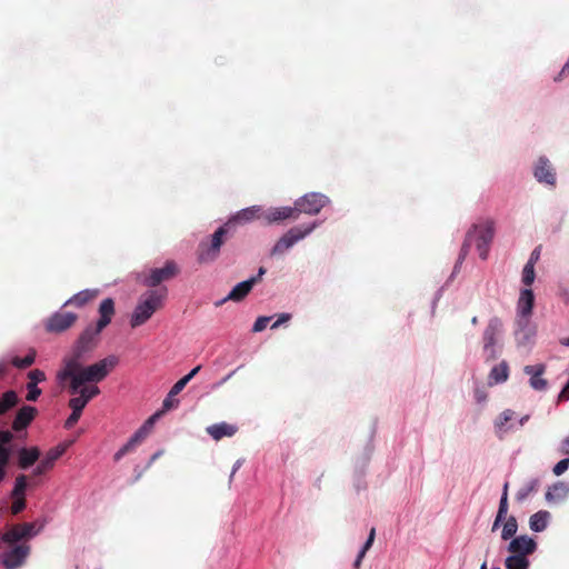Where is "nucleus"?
Masks as SVG:
<instances>
[{
  "instance_id": "obj_25",
  "label": "nucleus",
  "mask_w": 569,
  "mask_h": 569,
  "mask_svg": "<svg viewBox=\"0 0 569 569\" xmlns=\"http://www.w3.org/2000/svg\"><path fill=\"white\" fill-rule=\"evenodd\" d=\"M207 433L216 441L224 437H232L237 433L238 427L228 422H219L207 427Z\"/></svg>"
},
{
  "instance_id": "obj_53",
  "label": "nucleus",
  "mask_w": 569,
  "mask_h": 569,
  "mask_svg": "<svg viewBox=\"0 0 569 569\" xmlns=\"http://www.w3.org/2000/svg\"><path fill=\"white\" fill-rule=\"evenodd\" d=\"M569 74V58L568 61L562 67L561 71L559 72L558 77L555 78V80H561L565 76Z\"/></svg>"
},
{
  "instance_id": "obj_60",
  "label": "nucleus",
  "mask_w": 569,
  "mask_h": 569,
  "mask_svg": "<svg viewBox=\"0 0 569 569\" xmlns=\"http://www.w3.org/2000/svg\"><path fill=\"white\" fill-rule=\"evenodd\" d=\"M552 490H553V491H558V490H561V491H562V490H565V485H563V483H561V482H560V483H557V485H555V486L552 487Z\"/></svg>"
},
{
  "instance_id": "obj_58",
  "label": "nucleus",
  "mask_w": 569,
  "mask_h": 569,
  "mask_svg": "<svg viewBox=\"0 0 569 569\" xmlns=\"http://www.w3.org/2000/svg\"><path fill=\"white\" fill-rule=\"evenodd\" d=\"M264 273H266V269L263 267H260L258 274L253 276L252 278H258V282H259Z\"/></svg>"
},
{
  "instance_id": "obj_5",
  "label": "nucleus",
  "mask_w": 569,
  "mask_h": 569,
  "mask_svg": "<svg viewBox=\"0 0 569 569\" xmlns=\"http://www.w3.org/2000/svg\"><path fill=\"white\" fill-rule=\"evenodd\" d=\"M535 305V296L531 289L525 288L520 291V296L518 299L517 311L518 319L517 326L518 329L516 331V338L519 343H527L533 337L535 331L530 328L529 318L532 313Z\"/></svg>"
},
{
  "instance_id": "obj_54",
  "label": "nucleus",
  "mask_w": 569,
  "mask_h": 569,
  "mask_svg": "<svg viewBox=\"0 0 569 569\" xmlns=\"http://www.w3.org/2000/svg\"><path fill=\"white\" fill-rule=\"evenodd\" d=\"M201 369V366L194 367L188 375H186L183 378L187 379L189 382Z\"/></svg>"
},
{
  "instance_id": "obj_18",
  "label": "nucleus",
  "mask_w": 569,
  "mask_h": 569,
  "mask_svg": "<svg viewBox=\"0 0 569 569\" xmlns=\"http://www.w3.org/2000/svg\"><path fill=\"white\" fill-rule=\"evenodd\" d=\"M523 372L530 377L529 385L537 391H543L548 387V381L542 377L546 372V365H529L523 368Z\"/></svg>"
},
{
  "instance_id": "obj_17",
  "label": "nucleus",
  "mask_w": 569,
  "mask_h": 569,
  "mask_svg": "<svg viewBox=\"0 0 569 569\" xmlns=\"http://www.w3.org/2000/svg\"><path fill=\"white\" fill-rule=\"evenodd\" d=\"M536 550L537 542L526 535L513 538L508 546L510 553L525 558H528V556L532 555Z\"/></svg>"
},
{
  "instance_id": "obj_19",
  "label": "nucleus",
  "mask_w": 569,
  "mask_h": 569,
  "mask_svg": "<svg viewBox=\"0 0 569 569\" xmlns=\"http://www.w3.org/2000/svg\"><path fill=\"white\" fill-rule=\"evenodd\" d=\"M535 178L539 182H543L549 186L556 184V173L555 170L549 162V160L545 157H540L533 171Z\"/></svg>"
},
{
  "instance_id": "obj_64",
  "label": "nucleus",
  "mask_w": 569,
  "mask_h": 569,
  "mask_svg": "<svg viewBox=\"0 0 569 569\" xmlns=\"http://www.w3.org/2000/svg\"><path fill=\"white\" fill-rule=\"evenodd\" d=\"M546 499L547 500H551L552 499V492L551 490H548L547 493H546Z\"/></svg>"
},
{
  "instance_id": "obj_22",
  "label": "nucleus",
  "mask_w": 569,
  "mask_h": 569,
  "mask_svg": "<svg viewBox=\"0 0 569 569\" xmlns=\"http://www.w3.org/2000/svg\"><path fill=\"white\" fill-rule=\"evenodd\" d=\"M99 319L94 326L98 327V330H103L111 323V320L116 313L114 300L112 298L103 299L98 308Z\"/></svg>"
},
{
  "instance_id": "obj_49",
  "label": "nucleus",
  "mask_w": 569,
  "mask_h": 569,
  "mask_svg": "<svg viewBox=\"0 0 569 569\" xmlns=\"http://www.w3.org/2000/svg\"><path fill=\"white\" fill-rule=\"evenodd\" d=\"M188 381L187 379H184L183 377L181 379H179L173 386L172 388L170 389V392H171V396H177L179 395L183 388L187 386Z\"/></svg>"
},
{
  "instance_id": "obj_48",
  "label": "nucleus",
  "mask_w": 569,
  "mask_h": 569,
  "mask_svg": "<svg viewBox=\"0 0 569 569\" xmlns=\"http://www.w3.org/2000/svg\"><path fill=\"white\" fill-rule=\"evenodd\" d=\"M176 396H171V392L169 391L168 396L163 400L162 408L163 410H170L178 406L179 401L174 399Z\"/></svg>"
},
{
  "instance_id": "obj_4",
  "label": "nucleus",
  "mask_w": 569,
  "mask_h": 569,
  "mask_svg": "<svg viewBox=\"0 0 569 569\" xmlns=\"http://www.w3.org/2000/svg\"><path fill=\"white\" fill-rule=\"evenodd\" d=\"M167 295L168 290L166 287L151 289L141 295L132 312L130 326L137 328L144 325L156 311L162 308Z\"/></svg>"
},
{
  "instance_id": "obj_13",
  "label": "nucleus",
  "mask_w": 569,
  "mask_h": 569,
  "mask_svg": "<svg viewBox=\"0 0 569 569\" xmlns=\"http://www.w3.org/2000/svg\"><path fill=\"white\" fill-rule=\"evenodd\" d=\"M316 227H317V223H311L306 227L291 228L277 241L271 253L278 254V253L284 252L286 250L291 248L295 243H297L299 240L303 239L309 233H311Z\"/></svg>"
},
{
  "instance_id": "obj_35",
  "label": "nucleus",
  "mask_w": 569,
  "mask_h": 569,
  "mask_svg": "<svg viewBox=\"0 0 569 569\" xmlns=\"http://www.w3.org/2000/svg\"><path fill=\"white\" fill-rule=\"evenodd\" d=\"M73 397L69 400L68 406L73 411L82 412L84 407L88 403L87 398L83 392L79 389L77 395H72Z\"/></svg>"
},
{
  "instance_id": "obj_26",
  "label": "nucleus",
  "mask_w": 569,
  "mask_h": 569,
  "mask_svg": "<svg viewBox=\"0 0 569 569\" xmlns=\"http://www.w3.org/2000/svg\"><path fill=\"white\" fill-rule=\"evenodd\" d=\"M98 296V289H86L73 295L69 300L66 301L64 306H74L77 308H82L89 302L93 301Z\"/></svg>"
},
{
  "instance_id": "obj_32",
  "label": "nucleus",
  "mask_w": 569,
  "mask_h": 569,
  "mask_svg": "<svg viewBox=\"0 0 569 569\" xmlns=\"http://www.w3.org/2000/svg\"><path fill=\"white\" fill-rule=\"evenodd\" d=\"M505 566L506 569H529L530 562L528 558L510 553L505 560Z\"/></svg>"
},
{
  "instance_id": "obj_38",
  "label": "nucleus",
  "mask_w": 569,
  "mask_h": 569,
  "mask_svg": "<svg viewBox=\"0 0 569 569\" xmlns=\"http://www.w3.org/2000/svg\"><path fill=\"white\" fill-rule=\"evenodd\" d=\"M539 486V481L538 479H533L531 480L528 485L523 486L522 488H520L517 492V500L518 501H523L525 499H527V497L535 490H537Z\"/></svg>"
},
{
  "instance_id": "obj_9",
  "label": "nucleus",
  "mask_w": 569,
  "mask_h": 569,
  "mask_svg": "<svg viewBox=\"0 0 569 569\" xmlns=\"http://www.w3.org/2000/svg\"><path fill=\"white\" fill-rule=\"evenodd\" d=\"M11 548L0 552V565L3 569H19L24 566L31 552V547L27 542H18Z\"/></svg>"
},
{
  "instance_id": "obj_57",
  "label": "nucleus",
  "mask_w": 569,
  "mask_h": 569,
  "mask_svg": "<svg viewBox=\"0 0 569 569\" xmlns=\"http://www.w3.org/2000/svg\"><path fill=\"white\" fill-rule=\"evenodd\" d=\"M7 467L8 465L0 463V483L4 480L7 476Z\"/></svg>"
},
{
  "instance_id": "obj_56",
  "label": "nucleus",
  "mask_w": 569,
  "mask_h": 569,
  "mask_svg": "<svg viewBox=\"0 0 569 569\" xmlns=\"http://www.w3.org/2000/svg\"><path fill=\"white\" fill-rule=\"evenodd\" d=\"M506 518L502 517V516H496V519L493 521V525H492V531H495L501 523L502 521L505 520Z\"/></svg>"
},
{
  "instance_id": "obj_20",
  "label": "nucleus",
  "mask_w": 569,
  "mask_h": 569,
  "mask_svg": "<svg viewBox=\"0 0 569 569\" xmlns=\"http://www.w3.org/2000/svg\"><path fill=\"white\" fill-rule=\"evenodd\" d=\"M258 283V278H250L246 281H242L238 284H236L232 290L229 292V295L221 301H218L216 306H221L224 301L231 300L239 302L243 300L249 292L252 290L253 286Z\"/></svg>"
},
{
  "instance_id": "obj_14",
  "label": "nucleus",
  "mask_w": 569,
  "mask_h": 569,
  "mask_svg": "<svg viewBox=\"0 0 569 569\" xmlns=\"http://www.w3.org/2000/svg\"><path fill=\"white\" fill-rule=\"evenodd\" d=\"M78 319V316L73 312H56L50 316L44 328L50 333H61L71 328Z\"/></svg>"
},
{
  "instance_id": "obj_12",
  "label": "nucleus",
  "mask_w": 569,
  "mask_h": 569,
  "mask_svg": "<svg viewBox=\"0 0 569 569\" xmlns=\"http://www.w3.org/2000/svg\"><path fill=\"white\" fill-rule=\"evenodd\" d=\"M316 227H317V223H311L306 227L291 228L277 241L271 253L278 254V253L284 252L286 250L291 248L295 243H297L299 240L303 239L309 233H311Z\"/></svg>"
},
{
  "instance_id": "obj_7",
  "label": "nucleus",
  "mask_w": 569,
  "mask_h": 569,
  "mask_svg": "<svg viewBox=\"0 0 569 569\" xmlns=\"http://www.w3.org/2000/svg\"><path fill=\"white\" fill-rule=\"evenodd\" d=\"M42 528L43 523L37 528L36 522H23L10 526L6 531L0 532V550L6 546L28 541L37 536Z\"/></svg>"
},
{
  "instance_id": "obj_47",
  "label": "nucleus",
  "mask_w": 569,
  "mask_h": 569,
  "mask_svg": "<svg viewBox=\"0 0 569 569\" xmlns=\"http://www.w3.org/2000/svg\"><path fill=\"white\" fill-rule=\"evenodd\" d=\"M569 467V458L560 460L552 469L556 476H561Z\"/></svg>"
},
{
  "instance_id": "obj_43",
  "label": "nucleus",
  "mask_w": 569,
  "mask_h": 569,
  "mask_svg": "<svg viewBox=\"0 0 569 569\" xmlns=\"http://www.w3.org/2000/svg\"><path fill=\"white\" fill-rule=\"evenodd\" d=\"M271 317L262 316L258 317L257 320L253 323L252 331L253 332H260L266 329L268 323L270 322Z\"/></svg>"
},
{
  "instance_id": "obj_2",
  "label": "nucleus",
  "mask_w": 569,
  "mask_h": 569,
  "mask_svg": "<svg viewBox=\"0 0 569 569\" xmlns=\"http://www.w3.org/2000/svg\"><path fill=\"white\" fill-rule=\"evenodd\" d=\"M263 219L259 206H252L237 212L223 226L219 227L208 240H202L197 249V259L200 263L213 262L220 254L226 237L234 224H243L254 219Z\"/></svg>"
},
{
  "instance_id": "obj_11",
  "label": "nucleus",
  "mask_w": 569,
  "mask_h": 569,
  "mask_svg": "<svg viewBox=\"0 0 569 569\" xmlns=\"http://www.w3.org/2000/svg\"><path fill=\"white\" fill-rule=\"evenodd\" d=\"M328 203L329 198L327 196L319 192H310L296 200L295 207L298 217L300 213L315 216L318 214Z\"/></svg>"
},
{
  "instance_id": "obj_21",
  "label": "nucleus",
  "mask_w": 569,
  "mask_h": 569,
  "mask_svg": "<svg viewBox=\"0 0 569 569\" xmlns=\"http://www.w3.org/2000/svg\"><path fill=\"white\" fill-rule=\"evenodd\" d=\"M286 219H298L296 207L270 208L263 212V220L267 223L280 222Z\"/></svg>"
},
{
  "instance_id": "obj_42",
  "label": "nucleus",
  "mask_w": 569,
  "mask_h": 569,
  "mask_svg": "<svg viewBox=\"0 0 569 569\" xmlns=\"http://www.w3.org/2000/svg\"><path fill=\"white\" fill-rule=\"evenodd\" d=\"M27 390L28 393L26 399L28 401H36L41 395V389L38 388V385L34 383H27Z\"/></svg>"
},
{
  "instance_id": "obj_29",
  "label": "nucleus",
  "mask_w": 569,
  "mask_h": 569,
  "mask_svg": "<svg viewBox=\"0 0 569 569\" xmlns=\"http://www.w3.org/2000/svg\"><path fill=\"white\" fill-rule=\"evenodd\" d=\"M550 513L546 510H540L530 517V529L536 532H541L547 528Z\"/></svg>"
},
{
  "instance_id": "obj_34",
  "label": "nucleus",
  "mask_w": 569,
  "mask_h": 569,
  "mask_svg": "<svg viewBox=\"0 0 569 569\" xmlns=\"http://www.w3.org/2000/svg\"><path fill=\"white\" fill-rule=\"evenodd\" d=\"M517 530H518L517 519L513 516H510L503 525L501 538L503 540H509L510 538H512L516 535Z\"/></svg>"
},
{
  "instance_id": "obj_52",
  "label": "nucleus",
  "mask_w": 569,
  "mask_h": 569,
  "mask_svg": "<svg viewBox=\"0 0 569 569\" xmlns=\"http://www.w3.org/2000/svg\"><path fill=\"white\" fill-rule=\"evenodd\" d=\"M540 258V247L533 249L527 263L535 266Z\"/></svg>"
},
{
  "instance_id": "obj_62",
  "label": "nucleus",
  "mask_w": 569,
  "mask_h": 569,
  "mask_svg": "<svg viewBox=\"0 0 569 569\" xmlns=\"http://www.w3.org/2000/svg\"><path fill=\"white\" fill-rule=\"evenodd\" d=\"M476 397H477V400H478V401H482V400H485V398H486V396H485V395H482V393H480V392H477Z\"/></svg>"
},
{
  "instance_id": "obj_27",
  "label": "nucleus",
  "mask_w": 569,
  "mask_h": 569,
  "mask_svg": "<svg viewBox=\"0 0 569 569\" xmlns=\"http://www.w3.org/2000/svg\"><path fill=\"white\" fill-rule=\"evenodd\" d=\"M13 433L10 430L0 429V463L9 465L11 458L10 443Z\"/></svg>"
},
{
  "instance_id": "obj_59",
  "label": "nucleus",
  "mask_w": 569,
  "mask_h": 569,
  "mask_svg": "<svg viewBox=\"0 0 569 569\" xmlns=\"http://www.w3.org/2000/svg\"><path fill=\"white\" fill-rule=\"evenodd\" d=\"M161 456V451H157L156 453H153L150 458V461L148 463V466H150L151 463H153L159 457Z\"/></svg>"
},
{
  "instance_id": "obj_55",
  "label": "nucleus",
  "mask_w": 569,
  "mask_h": 569,
  "mask_svg": "<svg viewBox=\"0 0 569 569\" xmlns=\"http://www.w3.org/2000/svg\"><path fill=\"white\" fill-rule=\"evenodd\" d=\"M561 451L565 455H569V436L562 441Z\"/></svg>"
},
{
  "instance_id": "obj_63",
  "label": "nucleus",
  "mask_w": 569,
  "mask_h": 569,
  "mask_svg": "<svg viewBox=\"0 0 569 569\" xmlns=\"http://www.w3.org/2000/svg\"><path fill=\"white\" fill-rule=\"evenodd\" d=\"M528 419H529V416H525V417H522V418L520 419V421H519V425H520V426H523V425H525V422H526V421H528Z\"/></svg>"
},
{
  "instance_id": "obj_16",
  "label": "nucleus",
  "mask_w": 569,
  "mask_h": 569,
  "mask_svg": "<svg viewBox=\"0 0 569 569\" xmlns=\"http://www.w3.org/2000/svg\"><path fill=\"white\" fill-rule=\"evenodd\" d=\"M157 417V415L150 417L146 423L140 427L134 433L133 436L128 440V442L126 445H123L113 456V460L116 462H118L120 459H122L126 455H128L129 452L133 451L137 446H139L143 440L144 438L147 437L148 435V426H151L153 423V420L154 418Z\"/></svg>"
},
{
  "instance_id": "obj_24",
  "label": "nucleus",
  "mask_w": 569,
  "mask_h": 569,
  "mask_svg": "<svg viewBox=\"0 0 569 569\" xmlns=\"http://www.w3.org/2000/svg\"><path fill=\"white\" fill-rule=\"evenodd\" d=\"M40 455L38 447L21 448L18 451V467L22 470L29 469L39 460Z\"/></svg>"
},
{
  "instance_id": "obj_37",
  "label": "nucleus",
  "mask_w": 569,
  "mask_h": 569,
  "mask_svg": "<svg viewBox=\"0 0 569 569\" xmlns=\"http://www.w3.org/2000/svg\"><path fill=\"white\" fill-rule=\"evenodd\" d=\"M36 360V351L34 350H31L26 357L23 358H20V357H14L12 359V365L17 368H20V369H23V368H28L30 367L31 365H33Z\"/></svg>"
},
{
  "instance_id": "obj_36",
  "label": "nucleus",
  "mask_w": 569,
  "mask_h": 569,
  "mask_svg": "<svg viewBox=\"0 0 569 569\" xmlns=\"http://www.w3.org/2000/svg\"><path fill=\"white\" fill-rule=\"evenodd\" d=\"M28 477L26 475H18L14 481V487L11 491V497H24Z\"/></svg>"
},
{
  "instance_id": "obj_28",
  "label": "nucleus",
  "mask_w": 569,
  "mask_h": 569,
  "mask_svg": "<svg viewBox=\"0 0 569 569\" xmlns=\"http://www.w3.org/2000/svg\"><path fill=\"white\" fill-rule=\"evenodd\" d=\"M509 378V366L507 361L502 360L500 363L492 367L489 372V383H502Z\"/></svg>"
},
{
  "instance_id": "obj_3",
  "label": "nucleus",
  "mask_w": 569,
  "mask_h": 569,
  "mask_svg": "<svg viewBox=\"0 0 569 569\" xmlns=\"http://www.w3.org/2000/svg\"><path fill=\"white\" fill-rule=\"evenodd\" d=\"M495 236V222L491 219H486L481 222L475 223L467 232L466 239L461 246L459 253V261H462L472 244L476 246L479 257L482 260L488 258L490 243Z\"/></svg>"
},
{
  "instance_id": "obj_10",
  "label": "nucleus",
  "mask_w": 569,
  "mask_h": 569,
  "mask_svg": "<svg viewBox=\"0 0 569 569\" xmlns=\"http://www.w3.org/2000/svg\"><path fill=\"white\" fill-rule=\"evenodd\" d=\"M101 331L97 326L89 325L79 336L71 356L66 359L83 360V356L97 347Z\"/></svg>"
},
{
  "instance_id": "obj_33",
  "label": "nucleus",
  "mask_w": 569,
  "mask_h": 569,
  "mask_svg": "<svg viewBox=\"0 0 569 569\" xmlns=\"http://www.w3.org/2000/svg\"><path fill=\"white\" fill-rule=\"evenodd\" d=\"M375 537H376V529L371 528L367 541L365 542L363 547L359 551V553L353 562L355 569H360L362 559L365 558L366 552L371 548V546L375 541Z\"/></svg>"
},
{
  "instance_id": "obj_1",
  "label": "nucleus",
  "mask_w": 569,
  "mask_h": 569,
  "mask_svg": "<svg viewBox=\"0 0 569 569\" xmlns=\"http://www.w3.org/2000/svg\"><path fill=\"white\" fill-rule=\"evenodd\" d=\"M82 361L63 359V368L57 373L60 383L70 381L69 392L71 395H77L79 388L86 383L102 381L119 362L116 356H108L87 367H82Z\"/></svg>"
},
{
  "instance_id": "obj_51",
  "label": "nucleus",
  "mask_w": 569,
  "mask_h": 569,
  "mask_svg": "<svg viewBox=\"0 0 569 569\" xmlns=\"http://www.w3.org/2000/svg\"><path fill=\"white\" fill-rule=\"evenodd\" d=\"M569 400V379H568V382L566 383V386L562 388V390L560 391L559 396H558V401L561 402V401H567Z\"/></svg>"
},
{
  "instance_id": "obj_31",
  "label": "nucleus",
  "mask_w": 569,
  "mask_h": 569,
  "mask_svg": "<svg viewBox=\"0 0 569 569\" xmlns=\"http://www.w3.org/2000/svg\"><path fill=\"white\" fill-rule=\"evenodd\" d=\"M515 417V411L511 409H506L500 413V416L495 421L496 432L500 438H502L506 432L505 426L507 422L511 421Z\"/></svg>"
},
{
  "instance_id": "obj_50",
  "label": "nucleus",
  "mask_w": 569,
  "mask_h": 569,
  "mask_svg": "<svg viewBox=\"0 0 569 569\" xmlns=\"http://www.w3.org/2000/svg\"><path fill=\"white\" fill-rule=\"evenodd\" d=\"M291 319L290 313H281L276 322L272 323L271 329H277L282 323L289 321Z\"/></svg>"
},
{
  "instance_id": "obj_61",
  "label": "nucleus",
  "mask_w": 569,
  "mask_h": 569,
  "mask_svg": "<svg viewBox=\"0 0 569 569\" xmlns=\"http://www.w3.org/2000/svg\"><path fill=\"white\" fill-rule=\"evenodd\" d=\"M560 343H561L562 346H567V347H569V337L561 339V340H560Z\"/></svg>"
},
{
  "instance_id": "obj_23",
  "label": "nucleus",
  "mask_w": 569,
  "mask_h": 569,
  "mask_svg": "<svg viewBox=\"0 0 569 569\" xmlns=\"http://www.w3.org/2000/svg\"><path fill=\"white\" fill-rule=\"evenodd\" d=\"M37 412L38 411L34 407H31V406L21 407L18 410L16 418L12 422V429L14 431H21V430L26 429L31 423V421L34 419Z\"/></svg>"
},
{
  "instance_id": "obj_39",
  "label": "nucleus",
  "mask_w": 569,
  "mask_h": 569,
  "mask_svg": "<svg viewBox=\"0 0 569 569\" xmlns=\"http://www.w3.org/2000/svg\"><path fill=\"white\" fill-rule=\"evenodd\" d=\"M535 266L531 263H526L522 270V282L526 287H529L535 281Z\"/></svg>"
},
{
  "instance_id": "obj_45",
  "label": "nucleus",
  "mask_w": 569,
  "mask_h": 569,
  "mask_svg": "<svg viewBox=\"0 0 569 569\" xmlns=\"http://www.w3.org/2000/svg\"><path fill=\"white\" fill-rule=\"evenodd\" d=\"M507 513H508V496L506 492H502L497 515L506 518Z\"/></svg>"
},
{
  "instance_id": "obj_44",
  "label": "nucleus",
  "mask_w": 569,
  "mask_h": 569,
  "mask_svg": "<svg viewBox=\"0 0 569 569\" xmlns=\"http://www.w3.org/2000/svg\"><path fill=\"white\" fill-rule=\"evenodd\" d=\"M14 499L11 506V512L13 515L20 513L26 508V498L24 497H12Z\"/></svg>"
},
{
  "instance_id": "obj_8",
  "label": "nucleus",
  "mask_w": 569,
  "mask_h": 569,
  "mask_svg": "<svg viewBox=\"0 0 569 569\" xmlns=\"http://www.w3.org/2000/svg\"><path fill=\"white\" fill-rule=\"evenodd\" d=\"M179 272L178 264L173 260H168L162 268H153L149 272L139 273L137 280L146 287L158 289L162 282L173 279Z\"/></svg>"
},
{
  "instance_id": "obj_6",
  "label": "nucleus",
  "mask_w": 569,
  "mask_h": 569,
  "mask_svg": "<svg viewBox=\"0 0 569 569\" xmlns=\"http://www.w3.org/2000/svg\"><path fill=\"white\" fill-rule=\"evenodd\" d=\"M503 321L501 318L491 317L481 336L482 352L486 361L498 358L502 349Z\"/></svg>"
},
{
  "instance_id": "obj_41",
  "label": "nucleus",
  "mask_w": 569,
  "mask_h": 569,
  "mask_svg": "<svg viewBox=\"0 0 569 569\" xmlns=\"http://www.w3.org/2000/svg\"><path fill=\"white\" fill-rule=\"evenodd\" d=\"M80 390L83 392L88 402L100 393V389L97 386H87V383L81 386Z\"/></svg>"
},
{
  "instance_id": "obj_40",
  "label": "nucleus",
  "mask_w": 569,
  "mask_h": 569,
  "mask_svg": "<svg viewBox=\"0 0 569 569\" xmlns=\"http://www.w3.org/2000/svg\"><path fill=\"white\" fill-rule=\"evenodd\" d=\"M28 378H29L28 383L38 385L39 382H42L46 380V373L40 369H33L28 372Z\"/></svg>"
},
{
  "instance_id": "obj_30",
  "label": "nucleus",
  "mask_w": 569,
  "mask_h": 569,
  "mask_svg": "<svg viewBox=\"0 0 569 569\" xmlns=\"http://www.w3.org/2000/svg\"><path fill=\"white\" fill-rule=\"evenodd\" d=\"M18 395L13 390L6 391L0 398V416L18 405Z\"/></svg>"
},
{
  "instance_id": "obj_46",
  "label": "nucleus",
  "mask_w": 569,
  "mask_h": 569,
  "mask_svg": "<svg viewBox=\"0 0 569 569\" xmlns=\"http://www.w3.org/2000/svg\"><path fill=\"white\" fill-rule=\"evenodd\" d=\"M81 415H82V412L72 410L71 415L68 417V419L64 422V428L66 429L73 428L76 426V423L79 421Z\"/></svg>"
},
{
  "instance_id": "obj_15",
  "label": "nucleus",
  "mask_w": 569,
  "mask_h": 569,
  "mask_svg": "<svg viewBox=\"0 0 569 569\" xmlns=\"http://www.w3.org/2000/svg\"><path fill=\"white\" fill-rule=\"evenodd\" d=\"M66 445H58L49 449L33 469L31 477H39L52 470L58 459L66 452Z\"/></svg>"
}]
</instances>
